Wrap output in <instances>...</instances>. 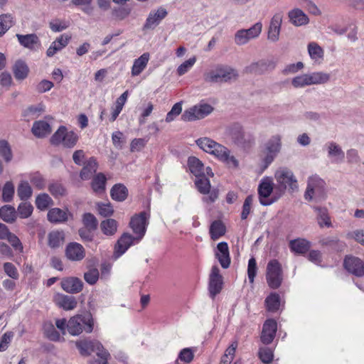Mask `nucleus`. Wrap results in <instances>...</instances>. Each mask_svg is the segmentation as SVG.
Here are the masks:
<instances>
[{"mask_svg":"<svg viewBox=\"0 0 364 364\" xmlns=\"http://www.w3.org/2000/svg\"><path fill=\"white\" fill-rule=\"evenodd\" d=\"M288 17L290 23L295 26H302L309 23L308 16L299 8L290 10L288 13Z\"/></svg>","mask_w":364,"mask_h":364,"instance_id":"nucleus-25","label":"nucleus"},{"mask_svg":"<svg viewBox=\"0 0 364 364\" xmlns=\"http://www.w3.org/2000/svg\"><path fill=\"white\" fill-rule=\"evenodd\" d=\"M53 204V199L47 193H40L39 195L37 196L36 198V207L41 210H44L47 209L49 206L52 205Z\"/></svg>","mask_w":364,"mask_h":364,"instance_id":"nucleus-41","label":"nucleus"},{"mask_svg":"<svg viewBox=\"0 0 364 364\" xmlns=\"http://www.w3.org/2000/svg\"><path fill=\"white\" fill-rule=\"evenodd\" d=\"M78 140V136L72 131H68L65 127L61 126L53 134L50 141L55 146L63 145L65 148H73Z\"/></svg>","mask_w":364,"mask_h":364,"instance_id":"nucleus-9","label":"nucleus"},{"mask_svg":"<svg viewBox=\"0 0 364 364\" xmlns=\"http://www.w3.org/2000/svg\"><path fill=\"white\" fill-rule=\"evenodd\" d=\"M289 247L292 252L302 255L309 250L310 244L304 239H296L290 241Z\"/></svg>","mask_w":364,"mask_h":364,"instance_id":"nucleus-34","label":"nucleus"},{"mask_svg":"<svg viewBox=\"0 0 364 364\" xmlns=\"http://www.w3.org/2000/svg\"><path fill=\"white\" fill-rule=\"evenodd\" d=\"M134 240H136V237H134L128 233L123 234L115 245V254L117 255V257L123 255L134 243Z\"/></svg>","mask_w":364,"mask_h":364,"instance_id":"nucleus-27","label":"nucleus"},{"mask_svg":"<svg viewBox=\"0 0 364 364\" xmlns=\"http://www.w3.org/2000/svg\"><path fill=\"white\" fill-rule=\"evenodd\" d=\"M196 57L193 56L188 60H186L184 63H183L181 65H180L177 70V74L179 76H182L184 74H186L196 63Z\"/></svg>","mask_w":364,"mask_h":364,"instance_id":"nucleus-49","label":"nucleus"},{"mask_svg":"<svg viewBox=\"0 0 364 364\" xmlns=\"http://www.w3.org/2000/svg\"><path fill=\"white\" fill-rule=\"evenodd\" d=\"M149 58V53H144L140 57L134 60L131 70L132 77L138 76L143 72L146 68Z\"/></svg>","mask_w":364,"mask_h":364,"instance_id":"nucleus-28","label":"nucleus"},{"mask_svg":"<svg viewBox=\"0 0 364 364\" xmlns=\"http://www.w3.org/2000/svg\"><path fill=\"white\" fill-rule=\"evenodd\" d=\"M65 255L71 261H80L85 257V251L80 244L71 242L66 247Z\"/></svg>","mask_w":364,"mask_h":364,"instance_id":"nucleus-22","label":"nucleus"},{"mask_svg":"<svg viewBox=\"0 0 364 364\" xmlns=\"http://www.w3.org/2000/svg\"><path fill=\"white\" fill-rule=\"evenodd\" d=\"M13 24V18L10 15L0 16V36L4 35Z\"/></svg>","mask_w":364,"mask_h":364,"instance_id":"nucleus-47","label":"nucleus"},{"mask_svg":"<svg viewBox=\"0 0 364 364\" xmlns=\"http://www.w3.org/2000/svg\"><path fill=\"white\" fill-rule=\"evenodd\" d=\"M237 71L226 65L219 64L203 74L204 80L208 83H226L236 80Z\"/></svg>","mask_w":364,"mask_h":364,"instance_id":"nucleus-3","label":"nucleus"},{"mask_svg":"<svg viewBox=\"0 0 364 364\" xmlns=\"http://www.w3.org/2000/svg\"><path fill=\"white\" fill-rule=\"evenodd\" d=\"M282 147V136L275 134L266 141L262 151V161L265 167L271 164L280 153Z\"/></svg>","mask_w":364,"mask_h":364,"instance_id":"nucleus-7","label":"nucleus"},{"mask_svg":"<svg viewBox=\"0 0 364 364\" xmlns=\"http://www.w3.org/2000/svg\"><path fill=\"white\" fill-rule=\"evenodd\" d=\"M76 347L82 355H89L95 353L97 358L90 361V364H107L109 353L97 341L83 340L76 342Z\"/></svg>","mask_w":364,"mask_h":364,"instance_id":"nucleus-2","label":"nucleus"},{"mask_svg":"<svg viewBox=\"0 0 364 364\" xmlns=\"http://www.w3.org/2000/svg\"><path fill=\"white\" fill-rule=\"evenodd\" d=\"M31 183L38 189L41 190L45 187V181L38 173H31L29 176Z\"/></svg>","mask_w":364,"mask_h":364,"instance_id":"nucleus-54","label":"nucleus"},{"mask_svg":"<svg viewBox=\"0 0 364 364\" xmlns=\"http://www.w3.org/2000/svg\"><path fill=\"white\" fill-rule=\"evenodd\" d=\"M182 112V104L181 102L176 103L171 108V109L167 113L166 117V122H171L178 116Z\"/></svg>","mask_w":364,"mask_h":364,"instance_id":"nucleus-52","label":"nucleus"},{"mask_svg":"<svg viewBox=\"0 0 364 364\" xmlns=\"http://www.w3.org/2000/svg\"><path fill=\"white\" fill-rule=\"evenodd\" d=\"M188 164L191 172L196 176V177H200L205 175L204 165L201 161L195 156L188 158Z\"/></svg>","mask_w":364,"mask_h":364,"instance_id":"nucleus-31","label":"nucleus"},{"mask_svg":"<svg viewBox=\"0 0 364 364\" xmlns=\"http://www.w3.org/2000/svg\"><path fill=\"white\" fill-rule=\"evenodd\" d=\"M274 178L281 193L288 189L291 192L299 191L298 181L293 171L287 167H280L274 173Z\"/></svg>","mask_w":364,"mask_h":364,"instance_id":"nucleus-6","label":"nucleus"},{"mask_svg":"<svg viewBox=\"0 0 364 364\" xmlns=\"http://www.w3.org/2000/svg\"><path fill=\"white\" fill-rule=\"evenodd\" d=\"M14 194V186L11 181L6 182L2 190V200L4 202H9Z\"/></svg>","mask_w":364,"mask_h":364,"instance_id":"nucleus-48","label":"nucleus"},{"mask_svg":"<svg viewBox=\"0 0 364 364\" xmlns=\"http://www.w3.org/2000/svg\"><path fill=\"white\" fill-rule=\"evenodd\" d=\"M82 222L85 228L90 230H95L97 225L96 218L91 213H85L82 218Z\"/></svg>","mask_w":364,"mask_h":364,"instance_id":"nucleus-53","label":"nucleus"},{"mask_svg":"<svg viewBox=\"0 0 364 364\" xmlns=\"http://www.w3.org/2000/svg\"><path fill=\"white\" fill-rule=\"evenodd\" d=\"M73 218V214L67 208L63 210L58 208H53L47 213L48 220L54 224L66 223Z\"/></svg>","mask_w":364,"mask_h":364,"instance_id":"nucleus-16","label":"nucleus"},{"mask_svg":"<svg viewBox=\"0 0 364 364\" xmlns=\"http://www.w3.org/2000/svg\"><path fill=\"white\" fill-rule=\"evenodd\" d=\"M106 181L105 176L102 173L95 176L91 183L93 191L96 193H103L105 190Z\"/></svg>","mask_w":364,"mask_h":364,"instance_id":"nucleus-36","label":"nucleus"},{"mask_svg":"<svg viewBox=\"0 0 364 364\" xmlns=\"http://www.w3.org/2000/svg\"><path fill=\"white\" fill-rule=\"evenodd\" d=\"M274 183L272 179L266 177L262 179L258 186L259 202L262 205H271L274 200L269 198L273 191Z\"/></svg>","mask_w":364,"mask_h":364,"instance_id":"nucleus-14","label":"nucleus"},{"mask_svg":"<svg viewBox=\"0 0 364 364\" xmlns=\"http://www.w3.org/2000/svg\"><path fill=\"white\" fill-rule=\"evenodd\" d=\"M328 156L331 159L333 163H341L345 154L341 147L334 141H331L326 144Z\"/></svg>","mask_w":364,"mask_h":364,"instance_id":"nucleus-26","label":"nucleus"},{"mask_svg":"<svg viewBox=\"0 0 364 364\" xmlns=\"http://www.w3.org/2000/svg\"><path fill=\"white\" fill-rule=\"evenodd\" d=\"M110 194L112 199L117 201H123L128 196V190L124 185L118 183L112 188Z\"/></svg>","mask_w":364,"mask_h":364,"instance_id":"nucleus-35","label":"nucleus"},{"mask_svg":"<svg viewBox=\"0 0 364 364\" xmlns=\"http://www.w3.org/2000/svg\"><path fill=\"white\" fill-rule=\"evenodd\" d=\"M168 12L166 9L159 7L156 10H152L149 14L146 22L143 26L144 31L154 29L161 21L166 18Z\"/></svg>","mask_w":364,"mask_h":364,"instance_id":"nucleus-15","label":"nucleus"},{"mask_svg":"<svg viewBox=\"0 0 364 364\" xmlns=\"http://www.w3.org/2000/svg\"><path fill=\"white\" fill-rule=\"evenodd\" d=\"M100 228L106 235H113L117 230V223L114 219H106L101 222Z\"/></svg>","mask_w":364,"mask_h":364,"instance_id":"nucleus-40","label":"nucleus"},{"mask_svg":"<svg viewBox=\"0 0 364 364\" xmlns=\"http://www.w3.org/2000/svg\"><path fill=\"white\" fill-rule=\"evenodd\" d=\"M213 107L205 102H200L187 109L181 115V119L184 122H193L201 119L211 114Z\"/></svg>","mask_w":364,"mask_h":364,"instance_id":"nucleus-10","label":"nucleus"},{"mask_svg":"<svg viewBox=\"0 0 364 364\" xmlns=\"http://www.w3.org/2000/svg\"><path fill=\"white\" fill-rule=\"evenodd\" d=\"M48 188L51 195L55 198L63 197L65 196L67 193L66 189L63 184L58 182L50 183Z\"/></svg>","mask_w":364,"mask_h":364,"instance_id":"nucleus-45","label":"nucleus"},{"mask_svg":"<svg viewBox=\"0 0 364 364\" xmlns=\"http://www.w3.org/2000/svg\"><path fill=\"white\" fill-rule=\"evenodd\" d=\"M196 144L204 151L215 156L218 160L225 163L229 168H237L239 161L230 154V151L225 146L214 140L203 137L196 140Z\"/></svg>","mask_w":364,"mask_h":364,"instance_id":"nucleus-1","label":"nucleus"},{"mask_svg":"<svg viewBox=\"0 0 364 364\" xmlns=\"http://www.w3.org/2000/svg\"><path fill=\"white\" fill-rule=\"evenodd\" d=\"M97 164L94 158H90L85 164L82 171H80V176L82 180H88L97 171Z\"/></svg>","mask_w":364,"mask_h":364,"instance_id":"nucleus-33","label":"nucleus"},{"mask_svg":"<svg viewBox=\"0 0 364 364\" xmlns=\"http://www.w3.org/2000/svg\"><path fill=\"white\" fill-rule=\"evenodd\" d=\"M308 53L310 58L316 63H320L324 56L323 49L316 42L308 44Z\"/></svg>","mask_w":364,"mask_h":364,"instance_id":"nucleus-30","label":"nucleus"},{"mask_svg":"<svg viewBox=\"0 0 364 364\" xmlns=\"http://www.w3.org/2000/svg\"><path fill=\"white\" fill-rule=\"evenodd\" d=\"M215 255L223 268L227 269L230 267V257L227 242H221L217 245Z\"/></svg>","mask_w":364,"mask_h":364,"instance_id":"nucleus-20","label":"nucleus"},{"mask_svg":"<svg viewBox=\"0 0 364 364\" xmlns=\"http://www.w3.org/2000/svg\"><path fill=\"white\" fill-rule=\"evenodd\" d=\"M223 286V277L220 274V269L217 266L211 269L209 278V291L212 298L220 293Z\"/></svg>","mask_w":364,"mask_h":364,"instance_id":"nucleus-17","label":"nucleus"},{"mask_svg":"<svg viewBox=\"0 0 364 364\" xmlns=\"http://www.w3.org/2000/svg\"><path fill=\"white\" fill-rule=\"evenodd\" d=\"M225 232L224 225L220 221H214L210 228V233L213 240H217Z\"/></svg>","mask_w":364,"mask_h":364,"instance_id":"nucleus-43","label":"nucleus"},{"mask_svg":"<svg viewBox=\"0 0 364 364\" xmlns=\"http://www.w3.org/2000/svg\"><path fill=\"white\" fill-rule=\"evenodd\" d=\"M250 41L245 29L239 30L235 35V43L238 46L246 44Z\"/></svg>","mask_w":364,"mask_h":364,"instance_id":"nucleus-62","label":"nucleus"},{"mask_svg":"<svg viewBox=\"0 0 364 364\" xmlns=\"http://www.w3.org/2000/svg\"><path fill=\"white\" fill-rule=\"evenodd\" d=\"M45 111V106L42 103L29 106L26 111V114L34 117H38Z\"/></svg>","mask_w":364,"mask_h":364,"instance_id":"nucleus-51","label":"nucleus"},{"mask_svg":"<svg viewBox=\"0 0 364 364\" xmlns=\"http://www.w3.org/2000/svg\"><path fill=\"white\" fill-rule=\"evenodd\" d=\"M253 202V196H248L243 203L242 205V210L241 213V218L242 220H245L251 211V207Z\"/></svg>","mask_w":364,"mask_h":364,"instance_id":"nucleus-57","label":"nucleus"},{"mask_svg":"<svg viewBox=\"0 0 364 364\" xmlns=\"http://www.w3.org/2000/svg\"><path fill=\"white\" fill-rule=\"evenodd\" d=\"M277 331V322L269 319L264 323L261 335V341L264 344H269L274 338Z\"/></svg>","mask_w":364,"mask_h":364,"instance_id":"nucleus-23","label":"nucleus"},{"mask_svg":"<svg viewBox=\"0 0 364 364\" xmlns=\"http://www.w3.org/2000/svg\"><path fill=\"white\" fill-rule=\"evenodd\" d=\"M325 182L317 175H313L308 178L307 187L304 193V198L306 200L313 199L321 200L324 198Z\"/></svg>","mask_w":364,"mask_h":364,"instance_id":"nucleus-8","label":"nucleus"},{"mask_svg":"<svg viewBox=\"0 0 364 364\" xmlns=\"http://www.w3.org/2000/svg\"><path fill=\"white\" fill-rule=\"evenodd\" d=\"M303 68L304 63L302 62H298L296 63L287 65L282 73L284 75L294 74Z\"/></svg>","mask_w":364,"mask_h":364,"instance_id":"nucleus-61","label":"nucleus"},{"mask_svg":"<svg viewBox=\"0 0 364 364\" xmlns=\"http://www.w3.org/2000/svg\"><path fill=\"white\" fill-rule=\"evenodd\" d=\"M195 184L200 193L203 194L209 193L210 183V181L205 176V175L200 177H196Z\"/></svg>","mask_w":364,"mask_h":364,"instance_id":"nucleus-46","label":"nucleus"},{"mask_svg":"<svg viewBox=\"0 0 364 364\" xmlns=\"http://www.w3.org/2000/svg\"><path fill=\"white\" fill-rule=\"evenodd\" d=\"M41 46V41L36 34L32 33L24 35V48H28L31 50L36 51L40 49Z\"/></svg>","mask_w":364,"mask_h":364,"instance_id":"nucleus-38","label":"nucleus"},{"mask_svg":"<svg viewBox=\"0 0 364 364\" xmlns=\"http://www.w3.org/2000/svg\"><path fill=\"white\" fill-rule=\"evenodd\" d=\"M0 217L6 223L14 221L16 218V213L14 208L11 205L1 207V208H0Z\"/></svg>","mask_w":364,"mask_h":364,"instance_id":"nucleus-42","label":"nucleus"},{"mask_svg":"<svg viewBox=\"0 0 364 364\" xmlns=\"http://www.w3.org/2000/svg\"><path fill=\"white\" fill-rule=\"evenodd\" d=\"M344 267L349 272L357 277L364 275V263L358 257H347L344 260Z\"/></svg>","mask_w":364,"mask_h":364,"instance_id":"nucleus-19","label":"nucleus"},{"mask_svg":"<svg viewBox=\"0 0 364 364\" xmlns=\"http://www.w3.org/2000/svg\"><path fill=\"white\" fill-rule=\"evenodd\" d=\"M50 28L53 32H60L68 27V24L62 20L55 19L49 23Z\"/></svg>","mask_w":364,"mask_h":364,"instance_id":"nucleus-58","label":"nucleus"},{"mask_svg":"<svg viewBox=\"0 0 364 364\" xmlns=\"http://www.w3.org/2000/svg\"><path fill=\"white\" fill-rule=\"evenodd\" d=\"M43 331L45 336L50 341H60L63 340L60 333L55 329L51 322H46L43 325Z\"/></svg>","mask_w":364,"mask_h":364,"instance_id":"nucleus-37","label":"nucleus"},{"mask_svg":"<svg viewBox=\"0 0 364 364\" xmlns=\"http://www.w3.org/2000/svg\"><path fill=\"white\" fill-rule=\"evenodd\" d=\"M85 280L90 284H95L99 279V272L97 269H91L84 274Z\"/></svg>","mask_w":364,"mask_h":364,"instance_id":"nucleus-60","label":"nucleus"},{"mask_svg":"<svg viewBox=\"0 0 364 364\" xmlns=\"http://www.w3.org/2000/svg\"><path fill=\"white\" fill-rule=\"evenodd\" d=\"M53 301L58 307L65 311L73 310L77 304V301L74 296L63 294H55Z\"/></svg>","mask_w":364,"mask_h":364,"instance_id":"nucleus-21","label":"nucleus"},{"mask_svg":"<svg viewBox=\"0 0 364 364\" xmlns=\"http://www.w3.org/2000/svg\"><path fill=\"white\" fill-rule=\"evenodd\" d=\"M0 154L6 161H9L11 159V154L9 144L4 140L0 141Z\"/></svg>","mask_w":364,"mask_h":364,"instance_id":"nucleus-63","label":"nucleus"},{"mask_svg":"<svg viewBox=\"0 0 364 364\" xmlns=\"http://www.w3.org/2000/svg\"><path fill=\"white\" fill-rule=\"evenodd\" d=\"M226 134L237 146L245 147L250 142L240 124H233L227 127Z\"/></svg>","mask_w":364,"mask_h":364,"instance_id":"nucleus-12","label":"nucleus"},{"mask_svg":"<svg viewBox=\"0 0 364 364\" xmlns=\"http://www.w3.org/2000/svg\"><path fill=\"white\" fill-rule=\"evenodd\" d=\"M257 270V262L254 257L249 259L247 267L248 279L250 283H253Z\"/></svg>","mask_w":364,"mask_h":364,"instance_id":"nucleus-56","label":"nucleus"},{"mask_svg":"<svg viewBox=\"0 0 364 364\" xmlns=\"http://www.w3.org/2000/svg\"><path fill=\"white\" fill-rule=\"evenodd\" d=\"M147 219L148 217L145 212H141L139 215H134L131 219L130 227L133 232L138 235V236H136L137 242L141 240L146 232V225L148 224Z\"/></svg>","mask_w":364,"mask_h":364,"instance_id":"nucleus-13","label":"nucleus"},{"mask_svg":"<svg viewBox=\"0 0 364 364\" xmlns=\"http://www.w3.org/2000/svg\"><path fill=\"white\" fill-rule=\"evenodd\" d=\"M94 319L90 314H77L71 317L67 323V329L72 336H78L83 331L91 333L94 328Z\"/></svg>","mask_w":364,"mask_h":364,"instance_id":"nucleus-5","label":"nucleus"},{"mask_svg":"<svg viewBox=\"0 0 364 364\" xmlns=\"http://www.w3.org/2000/svg\"><path fill=\"white\" fill-rule=\"evenodd\" d=\"M48 245L51 248H58L64 243L65 234L62 230H53L48 235Z\"/></svg>","mask_w":364,"mask_h":364,"instance_id":"nucleus-32","label":"nucleus"},{"mask_svg":"<svg viewBox=\"0 0 364 364\" xmlns=\"http://www.w3.org/2000/svg\"><path fill=\"white\" fill-rule=\"evenodd\" d=\"M331 75L323 71H316L304 73L293 77L291 84L295 89L304 88L312 85H320L328 83Z\"/></svg>","mask_w":364,"mask_h":364,"instance_id":"nucleus-4","label":"nucleus"},{"mask_svg":"<svg viewBox=\"0 0 364 364\" xmlns=\"http://www.w3.org/2000/svg\"><path fill=\"white\" fill-rule=\"evenodd\" d=\"M51 131L50 125L42 120L36 122L32 127L33 134L38 138H43L48 136L50 134Z\"/></svg>","mask_w":364,"mask_h":364,"instance_id":"nucleus-29","label":"nucleus"},{"mask_svg":"<svg viewBox=\"0 0 364 364\" xmlns=\"http://www.w3.org/2000/svg\"><path fill=\"white\" fill-rule=\"evenodd\" d=\"M62 289L70 294H77L82 290L83 283L77 277H68L61 281Z\"/></svg>","mask_w":364,"mask_h":364,"instance_id":"nucleus-24","label":"nucleus"},{"mask_svg":"<svg viewBox=\"0 0 364 364\" xmlns=\"http://www.w3.org/2000/svg\"><path fill=\"white\" fill-rule=\"evenodd\" d=\"M193 357L194 353L193 350L189 348H183L182 350H181L178 355V359L184 363H191L193 360Z\"/></svg>","mask_w":364,"mask_h":364,"instance_id":"nucleus-59","label":"nucleus"},{"mask_svg":"<svg viewBox=\"0 0 364 364\" xmlns=\"http://www.w3.org/2000/svg\"><path fill=\"white\" fill-rule=\"evenodd\" d=\"M259 357L262 363L268 364L270 363L273 360V352L272 350L267 347L260 348L259 350Z\"/></svg>","mask_w":364,"mask_h":364,"instance_id":"nucleus-50","label":"nucleus"},{"mask_svg":"<svg viewBox=\"0 0 364 364\" xmlns=\"http://www.w3.org/2000/svg\"><path fill=\"white\" fill-rule=\"evenodd\" d=\"M262 24L260 22L256 23L249 29H245L250 40L257 38L262 31Z\"/></svg>","mask_w":364,"mask_h":364,"instance_id":"nucleus-55","label":"nucleus"},{"mask_svg":"<svg viewBox=\"0 0 364 364\" xmlns=\"http://www.w3.org/2000/svg\"><path fill=\"white\" fill-rule=\"evenodd\" d=\"M266 279L272 289H277L280 287L283 280L282 269L277 259H272L268 262Z\"/></svg>","mask_w":364,"mask_h":364,"instance_id":"nucleus-11","label":"nucleus"},{"mask_svg":"<svg viewBox=\"0 0 364 364\" xmlns=\"http://www.w3.org/2000/svg\"><path fill=\"white\" fill-rule=\"evenodd\" d=\"M276 67V63L273 60H261L252 63L245 68V71L250 73L263 74L273 70Z\"/></svg>","mask_w":364,"mask_h":364,"instance_id":"nucleus-18","label":"nucleus"},{"mask_svg":"<svg viewBox=\"0 0 364 364\" xmlns=\"http://www.w3.org/2000/svg\"><path fill=\"white\" fill-rule=\"evenodd\" d=\"M267 309L269 311H276L280 305V298L276 293L271 294L265 300Z\"/></svg>","mask_w":364,"mask_h":364,"instance_id":"nucleus-44","label":"nucleus"},{"mask_svg":"<svg viewBox=\"0 0 364 364\" xmlns=\"http://www.w3.org/2000/svg\"><path fill=\"white\" fill-rule=\"evenodd\" d=\"M315 211L317 213L318 223L320 227L324 226L329 228L331 226V222L328 214V210L325 208L315 207Z\"/></svg>","mask_w":364,"mask_h":364,"instance_id":"nucleus-39","label":"nucleus"},{"mask_svg":"<svg viewBox=\"0 0 364 364\" xmlns=\"http://www.w3.org/2000/svg\"><path fill=\"white\" fill-rule=\"evenodd\" d=\"M146 141L141 138L134 139L130 144V150L132 152L141 151L146 145Z\"/></svg>","mask_w":364,"mask_h":364,"instance_id":"nucleus-64","label":"nucleus"}]
</instances>
